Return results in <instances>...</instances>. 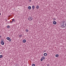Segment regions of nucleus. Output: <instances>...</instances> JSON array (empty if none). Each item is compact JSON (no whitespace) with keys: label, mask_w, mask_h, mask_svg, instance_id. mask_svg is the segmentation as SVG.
I'll return each instance as SVG.
<instances>
[{"label":"nucleus","mask_w":66,"mask_h":66,"mask_svg":"<svg viewBox=\"0 0 66 66\" xmlns=\"http://www.w3.org/2000/svg\"><path fill=\"white\" fill-rule=\"evenodd\" d=\"M46 51H45V52Z\"/></svg>","instance_id":"27"},{"label":"nucleus","mask_w":66,"mask_h":66,"mask_svg":"<svg viewBox=\"0 0 66 66\" xmlns=\"http://www.w3.org/2000/svg\"><path fill=\"white\" fill-rule=\"evenodd\" d=\"M44 56H47V54L46 53H45L44 54Z\"/></svg>","instance_id":"8"},{"label":"nucleus","mask_w":66,"mask_h":66,"mask_svg":"<svg viewBox=\"0 0 66 66\" xmlns=\"http://www.w3.org/2000/svg\"><path fill=\"white\" fill-rule=\"evenodd\" d=\"M12 21H13V22H15V20L14 19H12Z\"/></svg>","instance_id":"13"},{"label":"nucleus","mask_w":66,"mask_h":66,"mask_svg":"<svg viewBox=\"0 0 66 66\" xmlns=\"http://www.w3.org/2000/svg\"><path fill=\"white\" fill-rule=\"evenodd\" d=\"M26 32H28V31H29V30H28V29H26Z\"/></svg>","instance_id":"18"},{"label":"nucleus","mask_w":66,"mask_h":66,"mask_svg":"<svg viewBox=\"0 0 66 66\" xmlns=\"http://www.w3.org/2000/svg\"><path fill=\"white\" fill-rule=\"evenodd\" d=\"M0 15H1V13H0Z\"/></svg>","instance_id":"25"},{"label":"nucleus","mask_w":66,"mask_h":66,"mask_svg":"<svg viewBox=\"0 0 66 66\" xmlns=\"http://www.w3.org/2000/svg\"><path fill=\"white\" fill-rule=\"evenodd\" d=\"M42 59L44 60L45 59V57L44 56H42Z\"/></svg>","instance_id":"9"},{"label":"nucleus","mask_w":66,"mask_h":66,"mask_svg":"<svg viewBox=\"0 0 66 66\" xmlns=\"http://www.w3.org/2000/svg\"><path fill=\"white\" fill-rule=\"evenodd\" d=\"M7 28H8V29H9V28H10V26L8 25V26H7Z\"/></svg>","instance_id":"12"},{"label":"nucleus","mask_w":66,"mask_h":66,"mask_svg":"<svg viewBox=\"0 0 66 66\" xmlns=\"http://www.w3.org/2000/svg\"><path fill=\"white\" fill-rule=\"evenodd\" d=\"M53 23L54 24H56V22L55 21H53Z\"/></svg>","instance_id":"5"},{"label":"nucleus","mask_w":66,"mask_h":66,"mask_svg":"<svg viewBox=\"0 0 66 66\" xmlns=\"http://www.w3.org/2000/svg\"><path fill=\"white\" fill-rule=\"evenodd\" d=\"M36 9H38V8H39V6H37L36 7Z\"/></svg>","instance_id":"10"},{"label":"nucleus","mask_w":66,"mask_h":66,"mask_svg":"<svg viewBox=\"0 0 66 66\" xmlns=\"http://www.w3.org/2000/svg\"><path fill=\"white\" fill-rule=\"evenodd\" d=\"M43 59L42 58H41V59H40V61H41V62H42V61H43Z\"/></svg>","instance_id":"17"},{"label":"nucleus","mask_w":66,"mask_h":66,"mask_svg":"<svg viewBox=\"0 0 66 66\" xmlns=\"http://www.w3.org/2000/svg\"><path fill=\"white\" fill-rule=\"evenodd\" d=\"M28 19L29 20V21H31V20H32V18H31V17L30 16Z\"/></svg>","instance_id":"3"},{"label":"nucleus","mask_w":66,"mask_h":66,"mask_svg":"<svg viewBox=\"0 0 66 66\" xmlns=\"http://www.w3.org/2000/svg\"><path fill=\"white\" fill-rule=\"evenodd\" d=\"M19 37H22V35H20L19 36Z\"/></svg>","instance_id":"20"},{"label":"nucleus","mask_w":66,"mask_h":66,"mask_svg":"<svg viewBox=\"0 0 66 66\" xmlns=\"http://www.w3.org/2000/svg\"><path fill=\"white\" fill-rule=\"evenodd\" d=\"M13 21H12L11 22V23H12V22H13Z\"/></svg>","instance_id":"24"},{"label":"nucleus","mask_w":66,"mask_h":66,"mask_svg":"<svg viewBox=\"0 0 66 66\" xmlns=\"http://www.w3.org/2000/svg\"><path fill=\"white\" fill-rule=\"evenodd\" d=\"M6 39H7V40H9V42H11V39H10V38L9 37H7L6 38Z\"/></svg>","instance_id":"2"},{"label":"nucleus","mask_w":66,"mask_h":66,"mask_svg":"<svg viewBox=\"0 0 66 66\" xmlns=\"http://www.w3.org/2000/svg\"><path fill=\"white\" fill-rule=\"evenodd\" d=\"M2 40L3 41V40Z\"/></svg>","instance_id":"26"},{"label":"nucleus","mask_w":66,"mask_h":66,"mask_svg":"<svg viewBox=\"0 0 66 66\" xmlns=\"http://www.w3.org/2000/svg\"><path fill=\"white\" fill-rule=\"evenodd\" d=\"M55 56L56 57H58V54H56V55H55Z\"/></svg>","instance_id":"16"},{"label":"nucleus","mask_w":66,"mask_h":66,"mask_svg":"<svg viewBox=\"0 0 66 66\" xmlns=\"http://www.w3.org/2000/svg\"><path fill=\"white\" fill-rule=\"evenodd\" d=\"M47 66H49V64H47Z\"/></svg>","instance_id":"23"},{"label":"nucleus","mask_w":66,"mask_h":66,"mask_svg":"<svg viewBox=\"0 0 66 66\" xmlns=\"http://www.w3.org/2000/svg\"><path fill=\"white\" fill-rule=\"evenodd\" d=\"M53 20L54 21H55V20H56V19L55 18H53Z\"/></svg>","instance_id":"19"},{"label":"nucleus","mask_w":66,"mask_h":66,"mask_svg":"<svg viewBox=\"0 0 66 66\" xmlns=\"http://www.w3.org/2000/svg\"><path fill=\"white\" fill-rule=\"evenodd\" d=\"M31 0H29V1L30 2H31Z\"/></svg>","instance_id":"21"},{"label":"nucleus","mask_w":66,"mask_h":66,"mask_svg":"<svg viewBox=\"0 0 66 66\" xmlns=\"http://www.w3.org/2000/svg\"><path fill=\"white\" fill-rule=\"evenodd\" d=\"M23 42L24 43H26V39H24L23 41Z\"/></svg>","instance_id":"7"},{"label":"nucleus","mask_w":66,"mask_h":66,"mask_svg":"<svg viewBox=\"0 0 66 66\" xmlns=\"http://www.w3.org/2000/svg\"><path fill=\"white\" fill-rule=\"evenodd\" d=\"M1 36H0V38H1Z\"/></svg>","instance_id":"22"},{"label":"nucleus","mask_w":66,"mask_h":66,"mask_svg":"<svg viewBox=\"0 0 66 66\" xmlns=\"http://www.w3.org/2000/svg\"><path fill=\"white\" fill-rule=\"evenodd\" d=\"M32 8L33 9H35V6L34 5H32Z\"/></svg>","instance_id":"11"},{"label":"nucleus","mask_w":66,"mask_h":66,"mask_svg":"<svg viewBox=\"0 0 66 66\" xmlns=\"http://www.w3.org/2000/svg\"><path fill=\"white\" fill-rule=\"evenodd\" d=\"M3 57V55H0V58H2Z\"/></svg>","instance_id":"14"},{"label":"nucleus","mask_w":66,"mask_h":66,"mask_svg":"<svg viewBox=\"0 0 66 66\" xmlns=\"http://www.w3.org/2000/svg\"><path fill=\"white\" fill-rule=\"evenodd\" d=\"M1 44H2V45H4V42L3 41H1Z\"/></svg>","instance_id":"4"},{"label":"nucleus","mask_w":66,"mask_h":66,"mask_svg":"<svg viewBox=\"0 0 66 66\" xmlns=\"http://www.w3.org/2000/svg\"><path fill=\"white\" fill-rule=\"evenodd\" d=\"M28 9L29 10H31V6H29L28 7Z\"/></svg>","instance_id":"6"},{"label":"nucleus","mask_w":66,"mask_h":66,"mask_svg":"<svg viewBox=\"0 0 66 66\" xmlns=\"http://www.w3.org/2000/svg\"><path fill=\"white\" fill-rule=\"evenodd\" d=\"M61 26L62 28H65L66 27V21H63L62 22V24H61Z\"/></svg>","instance_id":"1"},{"label":"nucleus","mask_w":66,"mask_h":66,"mask_svg":"<svg viewBox=\"0 0 66 66\" xmlns=\"http://www.w3.org/2000/svg\"><path fill=\"white\" fill-rule=\"evenodd\" d=\"M35 66V64H32V66Z\"/></svg>","instance_id":"15"}]
</instances>
